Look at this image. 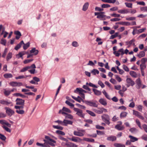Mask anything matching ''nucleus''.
Listing matches in <instances>:
<instances>
[{
    "label": "nucleus",
    "mask_w": 147,
    "mask_h": 147,
    "mask_svg": "<svg viewBox=\"0 0 147 147\" xmlns=\"http://www.w3.org/2000/svg\"><path fill=\"white\" fill-rule=\"evenodd\" d=\"M4 94L5 96H9L11 93L10 91L9 90H7L6 89H4Z\"/></svg>",
    "instance_id": "34"
},
{
    "label": "nucleus",
    "mask_w": 147,
    "mask_h": 147,
    "mask_svg": "<svg viewBox=\"0 0 147 147\" xmlns=\"http://www.w3.org/2000/svg\"><path fill=\"white\" fill-rule=\"evenodd\" d=\"M9 85L13 87H19L22 86L23 84L20 82H10Z\"/></svg>",
    "instance_id": "9"
},
{
    "label": "nucleus",
    "mask_w": 147,
    "mask_h": 147,
    "mask_svg": "<svg viewBox=\"0 0 147 147\" xmlns=\"http://www.w3.org/2000/svg\"><path fill=\"white\" fill-rule=\"evenodd\" d=\"M29 69H30V67H29V66L25 67H24L20 70V72H24Z\"/></svg>",
    "instance_id": "57"
},
{
    "label": "nucleus",
    "mask_w": 147,
    "mask_h": 147,
    "mask_svg": "<svg viewBox=\"0 0 147 147\" xmlns=\"http://www.w3.org/2000/svg\"><path fill=\"white\" fill-rule=\"evenodd\" d=\"M74 110L76 112V114L80 117L84 118V114L83 113L82 110L77 108H74Z\"/></svg>",
    "instance_id": "5"
},
{
    "label": "nucleus",
    "mask_w": 147,
    "mask_h": 147,
    "mask_svg": "<svg viewBox=\"0 0 147 147\" xmlns=\"http://www.w3.org/2000/svg\"><path fill=\"white\" fill-rule=\"evenodd\" d=\"M101 117L102 120L105 122V123L108 125H109L110 124V118L109 115L107 114H103L102 116Z\"/></svg>",
    "instance_id": "4"
},
{
    "label": "nucleus",
    "mask_w": 147,
    "mask_h": 147,
    "mask_svg": "<svg viewBox=\"0 0 147 147\" xmlns=\"http://www.w3.org/2000/svg\"><path fill=\"white\" fill-rule=\"evenodd\" d=\"M4 77L5 78H11L13 77L12 75L10 73H6L3 75Z\"/></svg>",
    "instance_id": "28"
},
{
    "label": "nucleus",
    "mask_w": 147,
    "mask_h": 147,
    "mask_svg": "<svg viewBox=\"0 0 147 147\" xmlns=\"http://www.w3.org/2000/svg\"><path fill=\"white\" fill-rule=\"evenodd\" d=\"M142 127L145 131L147 133V125L145 124H144L142 125Z\"/></svg>",
    "instance_id": "64"
},
{
    "label": "nucleus",
    "mask_w": 147,
    "mask_h": 147,
    "mask_svg": "<svg viewBox=\"0 0 147 147\" xmlns=\"http://www.w3.org/2000/svg\"><path fill=\"white\" fill-rule=\"evenodd\" d=\"M85 103L90 106L94 107H98V105L95 102H92L91 101H88L85 100Z\"/></svg>",
    "instance_id": "12"
},
{
    "label": "nucleus",
    "mask_w": 147,
    "mask_h": 147,
    "mask_svg": "<svg viewBox=\"0 0 147 147\" xmlns=\"http://www.w3.org/2000/svg\"><path fill=\"white\" fill-rule=\"evenodd\" d=\"M146 30V28H144L138 30H136L137 33H140L144 32Z\"/></svg>",
    "instance_id": "45"
},
{
    "label": "nucleus",
    "mask_w": 147,
    "mask_h": 147,
    "mask_svg": "<svg viewBox=\"0 0 147 147\" xmlns=\"http://www.w3.org/2000/svg\"><path fill=\"white\" fill-rule=\"evenodd\" d=\"M147 61V59L146 58H142L141 60V64H146L145 63Z\"/></svg>",
    "instance_id": "61"
},
{
    "label": "nucleus",
    "mask_w": 147,
    "mask_h": 147,
    "mask_svg": "<svg viewBox=\"0 0 147 147\" xmlns=\"http://www.w3.org/2000/svg\"><path fill=\"white\" fill-rule=\"evenodd\" d=\"M16 102L17 105L24 106L25 101L24 100L20 98H17L16 100Z\"/></svg>",
    "instance_id": "11"
},
{
    "label": "nucleus",
    "mask_w": 147,
    "mask_h": 147,
    "mask_svg": "<svg viewBox=\"0 0 147 147\" xmlns=\"http://www.w3.org/2000/svg\"><path fill=\"white\" fill-rule=\"evenodd\" d=\"M133 114L137 116L139 118L141 119L142 120H144V118L142 116V115L141 114L137 111L133 110Z\"/></svg>",
    "instance_id": "6"
},
{
    "label": "nucleus",
    "mask_w": 147,
    "mask_h": 147,
    "mask_svg": "<svg viewBox=\"0 0 147 147\" xmlns=\"http://www.w3.org/2000/svg\"><path fill=\"white\" fill-rule=\"evenodd\" d=\"M0 103L4 105H8L11 104L10 102H8L7 101H5L4 100H0Z\"/></svg>",
    "instance_id": "26"
},
{
    "label": "nucleus",
    "mask_w": 147,
    "mask_h": 147,
    "mask_svg": "<svg viewBox=\"0 0 147 147\" xmlns=\"http://www.w3.org/2000/svg\"><path fill=\"white\" fill-rule=\"evenodd\" d=\"M86 111L89 114H90V115H91V116H92L94 117V116H95L96 115L95 114H94V113L93 112H92L91 111L87 110H86Z\"/></svg>",
    "instance_id": "58"
},
{
    "label": "nucleus",
    "mask_w": 147,
    "mask_h": 147,
    "mask_svg": "<svg viewBox=\"0 0 147 147\" xmlns=\"http://www.w3.org/2000/svg\"><path fill=\"white\" fill-rule=\"evenodd\" d=\"M72 45L73 47H77L79 46L78 42L76 41H74L72 42Z\"/></svg>",
    "instance_id": "43"
},
{
    "label": "nucleus",
    "mask_w": 147,
    "mask_h": 147,
    "mask_svg": "<svg viewBox=\"0 0 147 147\" xmlns=\"http://www.w3.org/2000/svg\"><path fill=\"white\" fill-rule=\"evenodd\" d=\"M122 25L129 26L131 24V23L128 22H122L120 23Z\"/></svg>",
    "instance_id": "60"
},
{
    "label": "nucleus",
    "mask_w": 147,
    "mask_h": 147,
    "mask_svg": "<svg viewBox=\"0 0 147 147\" xmlns=\"http://www.w3.org/2000/svg\"><path fill=\"white\" fill-rule=\"evenodd\" d=\"M53 127L55 129H59L60 130H62L63 129V127L58 125H53Z\"/></svg>",
    "instance_id": "49"
},
{
    "label": "nucleus",
    "mask_w": 147,
    "mask_h": 147,
    "mask_svg": "<svg viewBox=\"0 0 147 147\" xmlns=\"http://www.w3.org/2000/svg\"><path fill=\"white\" fill-rule=\"evenodd\" d=\"M126 81L127 84H130L131 86H133L135 84L134 82L130 78H127Z\"/></svg>",
    "instance_id": "15"
},
{
    "label": "nucleus",
    "mask_w": 147,
    "mask_h": 147,
    "mask_svg": "<svg viewBox=\"0 0 147 147\" xmlns=\"http://www.w3.org/2000/svg\"><path fill=\"white\" fill-rule=\"evenodd\" d=\"M83 140L88 142H94V140L93 139L87 138H84Z\"/></svg>",
    "instance_id": "38"
},
{
    "label": "nucleus",
    "mask_w": 147,
    "mask_h": 147,
    "mask_svg": "<svg viewBox=\"0 0 147 147\" xmlns=\"http://www.w3.org/2000/svg\"><path fill=\"white\" fill-rule=\"evenodd\" d=\"M0 123L3 126L6 125L9 127H11V125L4 120H0Z\"/></svg>",
    "instance_id": "13"
},
{
    "label": "nucleus",
    "mask_w": 147,
    "mask_h": 147,
    "mask_svg": "<svg viewBox=\"0 0 147 147\" xmlns=\"http://www.w3.org/2000/svg\"><path fill=\"white\" fill-rule=\"evenodd\" d=\"M120 123V124H117L115 126V128L119 131H121L124 129L125 127L122 125H121L122 123L121 121L119 122Z\"/></svg>",
    "instance_id": "10"
},
{
    "label": "nucleus",
    "mask_w": 147,
    "mask_h": 147,
    "mask_svg": "<svg viewBox=\"0 0 147 147\" xmlns=\"http://www.w3.org/2000/svg\"><path fill=\"white\" fill-rule=\"evenodd\" d=\"M102 92L107 98L109 100H110L111 99L110 96L106 92L105 90H103L102 91Z\"/></svg>",
    "instance_id": "33"
},
{
    "label": "nucleus",
    "mask_w": 147,
    "mask_h": 147,
    "mask_svg": "<svg viewBox=\"0 0 147 147\" xmlns=\"http://www.w3.org/2000/svg\"><path fill=\"white\" fill-rule=\"evenodd\" d=\"M125 4L126 6L129 8H132V4L131 3H125Z\"/></svg>",
    "instance_id": "54"
},
{
    "label": "nucleus",
    "mask_w": 147,
    "mask_h": 147,
    "mask_svg": "<svg viewBox=\"0 0 147 147\" xmlns=\"http://www.w3.org/2000/svg\"><path fill=\"white\" fill-rule=\"evenodd\" d=\"M130 75L133 77L136 78L137 77V74L136 72L133 71H131L129 72Z\"/></svg>",
    "instance_id": "29"
},
{
    "label": "nucleus",
    "mask_w": 147,
    "mask_h": 147,
    "mask_svg": "<svg viewBox=\"0 0 147 147\" xmlns=\"http://www.w3.org/2000/svg\"><path fill=\"white\" fill-rule=\"evenodd\" d=\"M145 55V53L143 51H142L140 52L139 53L138 55V56L140 58L144 57Z\"/></svg>",
    "instance_id": "37"
},
{
    "label": "nucleus",
    "mask_w": 147,
    "mask_h": 147,
    "mask_svg": "<svg viewBox=\"0 0 147 147\" xmlns=\"http://www.w3.org/2000/svg\"><path fill=\"white\" fill-rule=\"evenodd\" d=\"M71 96L73 99H74L75 100H76V101H77L79 102H81V101H82L83 102L85 103V101L84 100V99H83V98H82V99H77V98H76V97H74V96Z\"/></svg>",
    "instance_id": "27"
},
{
    "label": "nucleus",
    "mask_w": 147,
    "mask_h": 147,
    "mask_svg": "<svg viewBox=\"0 0 147 147\" xmlns=\"http://www.w3.org/2000/svg\"><path fill=\"white\" fill-rule=\"evenodd\" d=\"M36 145L39 146L41 147H45V145L46 144L45 143H44V144H41L39 142H37L36 143Z\"/></svg>",
    "instance_id": "52"
},
{
    "label": "nucleus",
    "mask_w": 147,
    "mask_h": 147,
    "mask_svg": "<svg viewBox=\"0 0 147 147\" xmlns=\"http://www.w3.org/2000/svg\"><path fill=\"white\" fill-rule=\"evenodd\" d=\"M7 48H5L4 50V52L3 53L2 55V57L3 58L5 57L7 53Z\"/></svg>",
    "instance_id": "59"
},
{
    "label": "nucleus",
    "mask_w": 147,
    "mask_h": 147,
    "mask_svg": "<svg viewBox=\"0 0 147 147\" xmlns=\"http://www.w3.org/2000/svg\"><path fill=\"white\" fill-rule=\"evenodd\" d=\"M12 57V53L11 52H9L7 54V57L6 60L7 61H9L10 59H11Z\"/></svg>",
    "instance_id": "36"
},
{
    "label": "nucleus",
    "mask_w": 147,
    "mask_h": 147,
    "mask_svg": "<svg viewBox=\"0 0 147 147\" xmlns=\"http://www.w3.org/2000/svg\"><path fill=\"white\" fill-rule=\"evenodd\" d=\"M136 122L137 124L138 125L139 128L141 129H142V128L141 125V123L139 120L138 119H136Z\"/></svg>",
    "instance_id": "55"
},
{
    "label": "nucleus",
    "mask_w": 147,
    "mask_h": 147,
    "mask_svg": "<svg viewBox=\"0 0 147 147\" xmlns=\"http://www.w3.org/2000/svg\"><path fill=\"white\" fill-rule=\"evenodd\" d=\"M30 45V43L29 42H28L27 43L24 44L23 46V49L24 50H26L27 49L28 47Z\"/></svg>",
    "instance_id": "48"
},
{
    "label": "nucleus",
    "mask_w": 147,
    "mask_h": 147,
    "mask_svg": "<svg viewBox=\"0 0 147 147\" xmlns=\"http://www.w3.org/2000/svg\"><path fill=\"white\" fill-rule=\"evenodd\" d=\"M93 91L95 95L97 96H99L101 94V92L96 89H93Z\"/></svg>",
    "instance_id": "22"
},
{
    "label": "nucleus",
    "mask_w": 147,
    "mask_h": 147,
    "mask_svg": "<svg viewBox=\"0 0 147 147\" xmlns=\"http://www.w3.org/2000/svg\"><path fill=\"white\" fill-rule=\"evenodd\" d=\"M56 133L58 134H60L62 135H65L64 132L60 130H57L56 131Z\"/></svg>",
    "instance_id": "56"
},
{
    "label": "nucleus",
    "mask_w": 147,
    "mask_h": 147,
    "mask_svg": "<svg viewBox=\"0 0 147 147\" xmlns=\"http://www.w3.org/2000/svg\"><path fill=\"white\" fill-rule=\"evenodd\" d=\"M89 5V3L88 2H86L85 3L83 6L82 10L83 11H86L88 8Z\"/></svg>",
    "instance_id": "25"
},
{
    "label": "nucleus",
    "mask_w": 147,
    "mask_h": 147,
    "mask_svg": "<svg viewBox=\"0 0 147 147\" xmlns=\"http://www.w3.org/2000/svg\"><path fill=\"white\" fill-rule=\"evenodd\" d=\"M5 109L6 110V113L10 117L14 113V111L9 108L5 107Z\"/></svg>",
    "instance_id": "7"
},
{
    "label": "nucleus",
    "mask_w": 147,
    "mask_h": 147,
    "mask_svg": "<svg viewBox=\"0 0 147 147\" xmlns=\"http://www.w3.org/2000/svg\"><path fill=\"white\" fill-rule=\"evenodd\" d=\"M99 102L101 104L104 106H105L107 105L106 100L104 98H100L99 100Z\"/></svg>",
    "instance_id": "18"
},
{
    "label": "nucleus",
    "mask_w": 147,
    "mask_h": 147,
    "mask_svg": "<svg viewBox=\"0 0 147 147\" xmlns=\"http://www.w3.org/2000/svg\"><path fill=\"white\" fill-rule=\"evenodd\" d=\"M65 103L71 107H73L74 106V105L73 104L68 100H66L65 101Z\"/></svg>",
    "instance_id": "62"
},
{
    "label": "nucleus",
    "mask_w": 147,
    "mask_h": 147,
    "mask_svg": "<svg viewBox=\"0 0 147 147\" xmlns=\"http://www.w3.org/2000/svg\"><path fill=\"white\" fill-rule=\"evenodd\" d=\"M136 18L134 17H127L126 18V20H127L129 21H133L136 20Z\"/></svg>",
    "instance_id": "44"
},
{
    "label": "nucleus",
    "mask_w": 147,
    "mask_h": 147,
    "mask_svg": "<svg viewBox=\"0 0 147 147\" xmlns=\"http://www.w3.org/2000/svg\"><path fill=\"white\" fill-rule=\"evenodd\" d=\"M91 73L93 75H95L96 74H98L99 71L97 69H93L91 71Z\"/></svg>",
    "instance_id": "32"
},
{
    "label": "nucleus",
    "mask_w": 147,
    "mask_h": 147,
    "mask_svg": "<svg viewBox=\"0 0 147 147\" xmlns=\"http://www.w3.org/2000/svg\"><path fill=\"white\" fill-rule=\"evenodd\" d=\"M2 127L7 132L9 133L11 132V130L8 128L9 127H7V126H2Z\"/></svg>",
    "instance_id": "42"
},
{
    "label": "nucleus",
    "mask_w": 147,
    "mask_h": 147,
    "mask_svg": "<svg viewBox=\"0 0 147 147\" xmlns=\"http://www.w3.org/2000/svg\"><path fill=\"white\" fill-rule=\"evenodd\" d=\"M115 79L119 82H120L122 81L121 78L118 75H115Z\"/></svg>",
    "instance_id": "47"
},
{
    "label": "nucleus",
    "mask_w": 147,
    "mask_h": 147,
    "mask_svg": "<svg viewBox=\"0 0 147 147\" xmlns=\"http://www.w3.org/2000/svg\"><path fill=\"white\" fill-rule=\"evenodd\" d=\"M14 95L16 96H20L23 98L26 97V96L25 95L19 93H15L14 94Z\"/></svg>",
    "instance_id": "31"
},
{
    "label": "nucleus",
    "mask_w": 147,
    "mask_h": 147,
    "mask_svg": "<svg viewBox=\"0 0 147 147\" xmlns=\"http://www.w3.org/2000/svg\"><path fill=\"white\" fill-rule=\"evenodd\" d=\"M85 132V130L78 129V131H74V134L75 136L82 137L84 135Z\"/></svg>",
    "instance_id": "2"
},
{
    "label": "nucleus",
    "mask_w": 147,
    "mask_h": 147,
    "mask_svg": "<svg viewBox=\"0 0 147 147\" xmlns=\"http://www.w3.org/2000/svg\"><path fill=\"white\" fill-rule=\"evenodd\" d=\"M0 139L2 140L5 141L6 139V137L3 135L0 134Z\"/></svg>",
    "instance_id": "63"
},
{
    "label": "nucleus",
    "mask_w": 147,
    "mask_h": 147,
    "mask_svg": "<svg viewBox=\"0 0 147 147\" xmlns=\"http://www.w3.org/2000/svg\"><path fill=\"white\" fill-rule=\"evenodd\" d=\"M30 53H32L34 55H37L38 53V51L37 50H36L35 48H33L30 51Z\"/></svg>",
    "instance_id": "20"
},
{
    "label": "nucleus",
    "mask_w": 147,
    "mask_h": 147,
    "mask_svg": "<svg viewBox=\"0 0 147 147\" xmlns=\"http://www.w3.org/2000/svg\"><path fill=\"white\" fill-rule=\"evenodd\" d=\"M129 130L131 132L133 133H135L138 131L137 129L134 127L131 128Z\"/></svg>",
    "instance_id": "51"
},
{
    "label": "nucleus",
    "mask_w": 147,
    "mask_h": 147,
    "mask_svg": "<svg viewBox=\"0 0 147 147\" xmlns=\"http://www.w3.org/2000/svg\"><path fill=\"white\" fill-rule=\"evenodd\" d=\"M66 145L67 147H78V145L75 144L71 142L66 143Z\"/></svg>",
    "instance_id": "17"
},
{
    "label": "nucleus",
    "mask_w": 147,
    "mask_h": 147,
    "mask_svg": "<svg viewBox=\"0 0 147 147\" xmlns=\"http://www.w3.org/2000/svg\"><path fill=\"white\" fill-rule=\"evenodd\" d=\"M45 139H44L43 141L46 144H48L52 146H55V144L56 143V142L55 140L51 138L49 136H45Z\"/></svg>",
    "instance_id": "1"
},
{
    "label": "nucleus",
    "mask_w": 147,
    "mask_h": 147,
    "mask_svg": "<svg viewBox=\"0 0 147 147\" xmlns=\"http://www.w3.org/2000/svg\"><path fill=\"white\" fill-rule=\"evenodd\" d=\"M136 82L137 84L136 88L139 89L142 86L141 81L140 78H138L136 80Z\"/></svg>",
    "instance_id": "14"
},
{
    "label": "nucleus",
    "mask_w": 147,
    "mask_h": 147,
    "mask_svg": "<svg viewBox=\"0 0 147 147\" xmlns=\"http://www.w3.org/2000/svg\"><path fill=\"white\" fill-rule=\"evenodd\" d=\"M102 13H104V12L100 13L97 16V18H102L105 17V16L102 14Z\"/></svg>",
    "instance_id": "40"
},
{
    "label": "nucleus",
    "mask_w": 147,
    "mask_h": 147,
    "mask_svg": "<svg viewBox=\"0 0 147 147\" xmlns=\"http://www.w3.org/2000/svg\"><path fill=\"white\" fill-rule=\"evenodd\" d=\"M74 92L76 93L78 92L79 95H80L81 97L83 99L85 98V94L83 93V89L81 88H77L74 91Z\"/></svg>",
    "instance_id": "3"
},
{
    "label": "nucleus",
    "mask_w": 147,
    "mask_h": 147,
    "mask_svg": "<svg viewBox=\"0 0 147 147\" xmlns=\"http://www.w3.org/2000/svg\"><path fill=\"white\" fill-rule=\"evenodd\" d=\"M114 146L115 147H125L124 144L119 143H115L113 144Z\"/></svg>",
    "instance_id": "23"
},
{
    "label": "nucleus",
    "mask_w": 147,
    "mask_h": 147,
    "mask_svg": "<svg viewBox=\"0 0 147 147\" xmlns=\"http://www.w3.org/2000/svg\"><path fill=\"white\" fill-rule=\"evenodd\" d=\"M73 122L71 121H69L64 119L63 120V125L67 126L68 124L72 125Z\"/></svg>",
    "instance_id": "21"
},
{
    "label": "nucleus",
    "mask_w": 147,
    "mask_h": 147,
    "mask_svg": "<svg viewBox=\"0 0 147 147\" xmlns=\"http://www.w3.org/2000/svg\"><path fill=\"white\" fill-rule=\"evenodd\" d=\"M127 113L125 112H122L120 114V117L121 118L125 117L127 116Z\"/></svg>",
    "instance_id": "35"
},
{
    "label": "nucleus",
    "mask_w": 147,
    "mask_h": 147,
    "mask_svg": "<svg viewBox=\"0 0 147 147\" xmlns=\"http://www.w3.org/2000/svg\"><path fill=\"white\" fill-rule=\"evenodd\" d=\"M6 40L3 38L1 39L0 41V43L4 46H5L6 45Z\"/></svg>",
    "instance_id": "41"
},
{
    "label": "nucleus",
    "mask_w": 147,
    "mask_h": 147,
    "mask_svg": "<svg viewBox=\"0 0 147 147\" xmlns=\"http://www.w3.org/2000/svg\"><path fill=\"white\" fill-rule=\"evenodd\" d=\"M146 64H141L140 65V69L141 71L144 70V69L146 68Z\"/></svg>",
    "instance_id": "39"
},
{
    "label": "nucleus",
    "mask_w": 147,
    "mask_h": 147,
    "mask_svg": "<svg viewBox=\"0 0 147 147\" xmlns=\"http://www.w3.org/2000/svg\"><path fill=\"white\" fill-rule=\"evenodd\" d=\"M141 11L144 12H147V6L142 7L140 8Z\"/></svg>",
    "instance_id": "46"
},
{
    "label": "nucleus",
    "mask_w": 147,
    "mask_h": 147,
    "mask_svg": "<svg viewBox=\"0 0 147 147\" xmlns=\"http://www.w3.org/2000/svg\"><path fill=\"white\" fill-rule=\"evenodd\" d=\"M118 12L121 13L125 14L129 13V11L128 9H123L118 10Z\"/></svg>",
    "instance_id": "19"
},
{
    "label": "nucleus",
    "mask_w": 147,
    "mask_h": 147,
    "mask_svg": "<svg viewBox=\"0 0 147 147\" xmlns=\"http://www.w3.org/2000/svg\"><path fill=\"white\" fill-rule=\"evenodd\" d=\"M129 137L130 138V140L131 142H134L138 140V139L137 138L132 136L129 135Z\"/></svg>",
    "instance_id": "24"
},
{
    "label": "nucleus",
    "mask_w": 147,
    "mask_h": 147,
    "mask_svg": "<svg viewBox=\"0 0 147 147\" xmlns=\"http://www.w3.org/2000/svg\"><path fill=\"white\" fill-rule=\"evenodd\" d=\"M68 139L73 142H80L82 141V140L79 137L73 136L71 138H69Z\"/></svg>",
    "instance_id": "8"
},
{
    "label": "nucleus",
    "mask_w": 147,
    "mask_h": 147,
    "mask_svg": "<svg viewBox=\"0 0 147 147\" xmlns=\"http://www.w3.org/2000/svg\"><path fill=\"white\" fill-rule=\"evenodd\" d=\"M117 139L116 137L113 136H111L108 137L107 138V140L108 141H115Z\"/></svg>",
    "instance_id": "16"
},
{
    "label": "nucleus",
    "mask_w": 147,
    "mask_h": 147,
    "mask_svg": "<svg viewBox=\"0 0 147 147\" xmlns=\"http://www.w3.org/2000/svg\"><path fill=\"white\" fill-rule=\"evenodd\" d=\"M62 110L63 111H65L68 113H71V111L69 109L65 107H63Z\"/></svg>",
    "instance_id": "50"
},
{
    "label": "nucleus",
    "mask_w": 147,
    "mask_h": 147,
    "mask_svg": "<svg viewBox=\"0 0 147 147\" xmlns=\"http://www.w3.org/2000/svg\"><path fill=\"white\" fill-rule=\"evenodd\" d=\"M102 1L109 3H114L116 1V0H101Z\"/></svg>",
    "instance_id": "30"
},
{
    "label": "nucleus",
    "mask_w": 147,
    "mask_h": 147,
    "mask_svg": "<svg viewBox=\"0 0 147 147\" xmlns=\"http://www.w3.org/2000/svg\"><path fill=\"white\" fill-rule=\"evenodd\" d=\"M16 112L20 114H23L24 113V111L22 109V110H20V109L17 110L16 111Z\"/></svg>",
    "instance_id": "53"
}]
</instances>
